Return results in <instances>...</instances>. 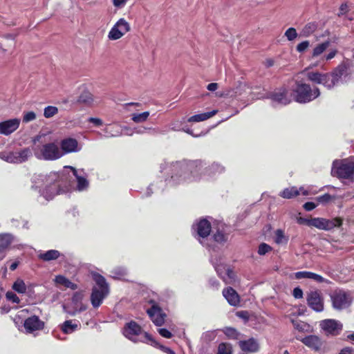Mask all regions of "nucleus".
Segmentation results:
<instances>
[{
	"label": "nucleus",
	"instance_id": "nucleus-1",
	"mask_svg": "<svg viewBox=\"0 0 354 354\" xmlns=\"http://www.w3.org/2000/svg\"><path fill=\"white\" fill-rule=\"evenodd\" d=\"M59 178V175L56 172H50L48 175L34 174L32 177V187L38 189L44 198L50 200L60 192Z\"/></svg>",
	"mask_w": 354,
	"mask_h": 354
},
{
	"label": "nucleus",
	"instance_id": "nucleus-2",
	"mask_svg": "<svg viewBox=\"0 0 354 354\" xmlns=\"http://www.w3.org/2000/svg\"><path fill=\"white\" fill-rule=\"evenodd\" d=\"M172 167L174 174L171 179L176 183H189L198 178V169L195 162H177Z\"/></svg>",
	"mask_w": 354,
	"mask_h": 354
},
{
	"label": "nucleus",
	"instance_id": "nucleus-3",
	"mask_svg": "<svg viewBox=\"0 0 354 354\" xmlns=\"http://www.w3.org/2000/svg\"><path fill=\"white\" fill-rule=\"evenodd\" d=\"M40 138L41 136H38L33 140L32 150L36 158L43 160H56L63 156L62 151L55 142L36 144V142L39 141Z\"/></svg>",
	"mask_w": 354,
	"mask_h": 354
},
{
	"label": "nucleus",
	"instance_id": "nucleus-4",
	"mask_svg": "<svg viewBox=\"0 0 354 354\" xmlns=\"http://www.w3.org/2000/svg\"><path fill=\"white\" fill-rule=\"evenodd\" d=\"M124 336L133 342H145L153 344L155 341L135 322L127 323L123 330Z\"/></svg>",
	"mask_w": 354,
	"mask_h": 354
},
{
	"label": "nucleus",
	"instance_id": "nucleus-5",
	"mask_svg": "<svg viewBox=\"0 0 354 354\" xmlns=\"http://www.w3.org/2000/svg\"><path fill=\"white\" fill-rule=\"evenodd\" d=\"M292 95L296 102L306 103L319 96L320 91L317 87L312 88L309 84L298 82L293 89Z\"/></svg>",
	"mask_w": 354,
	"mask_h": 354
},
{
	"label": "nucleus",
	"instance_id": "nucleus-6",
	"mask_svg": "<svg viewBox=\"0 0 354 354\" xmlns=\"http://www.w3.org/2000/svg\"><path fill=\"white\" fill-rule=\"evenodd\" d=\"M94 280L97 286L93 288L91 301L94 308H97L101 305L104 299L108 295L109 291L106 280L102 276L95 274L94 276Z\"/></svg>",
	"mask_w": 354,
	"mask_h": 354
},
{
	"label": "nucleus",
	"instance_id": "nucleus-7",
	"mask_svg": "<svg viewBox=\"0 0 354 354\" xmlns=\"http://www.w3.org/2000/svg\"><path fill=\"white\" fill-rule=\"evenodd\" d=\"M331 174L339 178L349 179L354 174V162L349 158L336 160L333 163Z\"/></svg>",
	"mask_w": 354,
	"mask_h": 354
},
{
	"label": "nucleus",
	"instance_id": "nucleus-8",
	"mask_svg": "<svg viewBox=\"0 0 354 354\" xmlns=\"http://www.w3.org/2000/svg\"><path fill=\"white\" fill-rule=\"evenodd\" d=\"M131 29V25L126 19L119 18L109 31L108 39L111 41L118 40L130 32Z\"/></svg>",
	"mask_w": 354,
	"mask_h": 354
},
{
	"label": "nucleus",
	"instance_id": "nucleus-9",
	"mask_svg": "<svg viewBox=\"0 0 354 354\" xmlns=\"http://www.w3.org/2000/svg\"><path fill=\"white\" fill-rule=\"evenodd\" d=\"M309 226L315 227L319 230H330L336 227H339L342 224V219L335 218L333 219H326L324 218H313L308 221Z\"/></svg>",
	"mask_w": 354,
	"mask_h": 354
},
{
	"label": "nucleus",
	"instance_id": "nucleus-10",
	"mask_svg": "<svg viewBox=\"0 0 354 354\" xmlns=\"http://www.w3.org/2000/svg\"><path fill=\"white\" fill-rule=\"evenodd\" d=\"M333 306L335 309L341 310L348 308L352 303V298L343 290L335 291L331 295Z\"/></svg>",
	"mask_w": 354,
	"mask_h": 354
},
{
	"label": "nucleus",
	"instance_id": "nucleus-11",
	"mask_svg": "<svg viewBox=\"0 0 354 354\" xmlns=\"http://www.w3.org/2000/svg\"><path fill=\"white\" fill-rule=\"evenodd\" d=\"M320 327L327 335H337L342 329V324L335 319H325L320 322Z\"/></svg>",
	"mask_w": 354,
	"mask_h": 354
},
{
	"label": "nucleus",
	"instance_id": "nucleus-12",
	"mask_svg": "<svg viewBox=\"0 0 354 354\" xmlns=\"http://www.w3.org/2000/svg\"><path fill=\"white\" fill-rule=\"evenodd\" d=\"M307 302L308 306L317 312H322L324 310L323 298L318 291L310 292L307 295Z\"/></svg>",
	"mask_w": 354,
	"mask_h": 354
},
{
	"label": "nucleus",
	"instance_id": "nucleus-13",
	"mask_svg": "<svg viewBox=\"0 0 354 354\" xmlns=\"http://www.w3.org/2000/svg\"><path fill=\"white\" fill-rule=\"evenodd\" d=\"M59 148L61 151H62L63 156L66 153H75L81 150V147L79 145L77 140L72 138L63 139L60 142Z\"/></svg>",
	"mask_w": 354,
	"mask_h": 354
},
{
	"label": "nucleus",
	"instance_id": "nucleus-14",
	"mask_svg": "<svg viewBox=\"0 0 354 354\" xmlns=\"http://www.w3.org/2000/svg\"><path fill=\"white\" fill-rule=\"evenodd\" d=\"M33 150L29 148L24 149L19 152H12L7 157L8 162L21 163L28 160L32 155Z\"/></svg>",
	"mask_w": 354,
	"mask_h": 354
},
{
	"label": "nucleus",
	"instance_id": "nucleus-15",
	"mask_svg": "<svg viewBox=\"0 0 354 354\" xmlns=\"http://www.w3.org/2000/svg\"><path fill=\"white\" fill-rule=\"evenodd\" d=\"M24 328L26 333H32L37 330H42L44 327V322L37 316H31L24 321Z\"/></svg>",
	"mask_w": 354,
	"mask_h": 354
},
{
	"label": "nucleus",
	"instance_id": "nucleus-16",
	"mask_svg": "<svg viewBox=\"0 0 354 354\" xmlns=\"http://www.w3.org/2000/svg\"><path fill=\"white\" fill-rule=\"evenodd\" d=\"M20 119L13 118L0 122V133L8 136L15 131L19 127Z\"/></svg>",
	"mask_w": 354,
	"mask_h": 354
},
{
	"label": "nucleus",
	"instance_id": "nucleus-17",
	"mask_svg": "<svg viewBox=\"0 0 354 354\" xmlns=\"http://www.w3.org/2000/svg\"><path fill=\"white\" fill-rule=\"evenodd\" d=\"M297 339L301 342L304 345H306L309 348L315 351H319L323 344L321 338L314 335H308L302 338L297 337Z\"/></svg>",
	"mask_w": 354,
	"mask_h": 354
},
{
	"label": "nucleus",
	"instance_id": "nucleus-18",
	"mask_svg": "<svg viewBox=\"0 0 354 354\" xmlns=\"http://www.w3.org/2000/svg\"><path fill=\"white\" fill-rule=\"evenodd\" d=\"M300 193L304 196H307L310 194V192L304 187H301L299 189L296 187H292L284 189L280 192L279 196L283 198L289 199L299 195Z\"/></svg>",
	"mask_w": 354,
	"mask_h": 354
},
{
	"label": "nucleus",
	"instance_id": "nucleus-19",
	"mask_svg": "<svg viewBox=\"0 0 354 354\" xmlns=\"http://www.w3.org/2000/svg\"><path fill=\"white\" fill-rule=\"evenodd\" d=\"M197 234L202 238L207 237L211 232L210 223L206 219H201L194 227Z\"/></svg>",
	"mask_w": 354,
	"mask_h": 354
},
{
	"label": "nucleus",
	"instance_id": "nucleus-20",
	"mask_svg": "<svg viewBox=\"0 0 354 354\" xmlns=\"http://www.w3.org/2000/svg\"><path fill=\"white\" fill-rule=\"evenodd\" d=\"M147 313L156 325L161 326L164 324L165 315L162 313L160 308L153 306L147 310Z\"/></svg>",
	"mask_w": 354,
	"mask_h": 354
},
{
	"label": "nucleus",
	"instance_id": "nucleus-21",
	"mask_svg": "<svg viewBox=\"0 0 354 354\" xmlns=\"http://www.w3.org/2000/svg\"><path fill=\"white\" fill-rule=\"evenodd\" d=\"M326 74V78L325 79V87L330 89L339 82L342 75V72L341 70L336 69L330 73Z\"/></svg>",
	"mask_w": 354,
	"mask_h": 354
},
{
	"label": "nucleus",
	"instance_id": "nucleus-22",
	"mask_svg": "<svg viewBox=\"0 0 354 354\" xmlns=\"http://www.w3.org/2000/svg\"><path fill=\"white\" fill-rule=\"evenodd\" d=\"M270 98L274 102L284 105L288 104L291 101L290 98L288 96V91L286 88H280L275 91L273 94H272Z\"/></svg>",
	"mask_w": 354,
	"mask_h": 354
},
{
	"label": "nucleus",
	"instance_id": "nucleus-23",
	"mask_svg": "<svg viewBox=\"0 0 354 354\" xmlns=\"http://www.w3.org/2000/svg\"><path fill=\"white\" fill-rule=\"evenodd\" d=\"M296 279H310L317 283H328V280L314 272L301 271L295 273Z\"/></svg>",
	"mask_w": 354,
	"mask_h": 354
},
{
	"label": "nucleus",
	"instance_id": "nucleus-24",
	"mask_svg": "<svg viewBox=\"0 0 354 354\" xmlns=\"http://www.w3.org/2000/svg\"><path fill=\"white\" fill-rule=\"evenodd\" d=\"M223 295L231 306H237L240 298L237 292L232 288H227L223 290Z\"/></svg>",
	"mask_w": 354,
	"mask_h": 354
},
{
	"label": "nucleus",
	"instance_id": "nucleus-25",
	"mask_svg": "<svg viewBox=\"0 0 354 354\" xmlns=\"http://www.w3.org/2000/svg\"><path fill=\"white\" fill-rule=\"evenodd\" d=\"M239 345L241 350L245 352L254 353L259 350L257 342L252 338L245 341H240Z\"/></svg>",
	"mask_w": 354,
	"mask_h": 354
},
{
	"label": "nucleus",
	"instance_id": "nucleus-26",
	"mask_svg": "<svg viewBox=\"0 0 354 354\" xmlns=\"http://www.w3.org/2000/svg\"><path fill=\"white\" fill-rule=\"evenodd\" d=\"M79 322L76 320H66L59 325L60 330L65 334L73 333L79 328Z\"/></svg>",
	"mask_w": 354,
	"mask_h": 354
},
{
	"label": "nucleus",
	"instance_id": "nucleus-27",
	"mask_svg": "<svg viewBox=\"0 0 354 354\" xmlns=\"http://www.w3.org/2000/svg\"><path fill=\"white\" fill-rule=\"evenodd\" d=\"M54 281L57 286L61 288H70L71 290H76L77 286L71 282L68 279L62 275H57L55 277Z\"/></svg>",
	"mask_w": 354,
	"mask_h": 354
},
{
	"label": "nucleus",
	"instance_id": "nucleus-28",
	"mask_svg": "<svg viewBox=\"0 0 354 354\" xmlns=\"http://www.w3.org/2000/svg\"><path fill=\"white\" fill-rule=\"evenodd\" d=\"M215 269L217 273L223 279V280L228 282L229 280H232L234 278V274L228 268L225 266H220L215 265ZM230 281H229L230 283Z\"/></svg>",
	"mask_w": 354,
	"mask_h": 354
},
{
	"label": "nucleus",
	"instance_id": "nucleus-29",
	"mask_svg": "<svg viewBox=\"0 0 354 354\" xmlns=\"http://www.w3.org/2000/svg\"><path fill=\"white\" fill-rule=\"evenodd\" d=\"M306 76L310 81L316 84H322L325 86V79L326 78V73L308 72L307 73Z\"/></svg>",
	"mask_w": 354,
	"mask_h": 354
},
{
	"label": "nucleus",
	"instance_id": "nucleus-30",
	"mask_svg": "<svg viewBox=\"0 0 354 354\" xmlns=\"http://www.w3.org/2000/svg\"><path fill=\"white\" fill-rule=\"evenodd\" d=\"M217 112H218L217 110H214V111H210V112L196 114V115H194L190 117L188 119V122H199L205 121V120L212 118L214 115H216Z\"/></svg>",
	"mask_w": 354,
	"mask_h": 354
},
{
	"label": "nucleus",
	"instance_id": "nucleus-31",
	"mask_svg": "<svg viewBox=\"0 0 354 354\" xmlns=\"http://www.w3.org/2000/svg\"><path fill=\"white\" fill-rule=\"evenodd\" d=\"M78 102L87 106H93L95 102L94 96L88 91L82 93L78 98Z\"/></svg>",
	"mask_w": 354,
	"mask_h": 354
},
{
	"label": "nucleus",
	"instance_id": "nucleus-32",
	"mask_svg": "<svg viewBox=\"0 0 354 354\" xmlns=\"http://www.w3.org/2000/svg\"><path fill=\"white\" fill-rule=\"evenodd\" d=\"M14 238L10 234H0V253L3 252L13 241Z\"/></svg>",
	"mask_w": 354,
	"mask_h": 354
},
{
	"label": "nucleus",
	"instance_id": "nucleus-33",
	"mask_svg": "<svg viewBox=\"0 0 354 354\" xmlns=\"http://www.w3.org/2000/svg\"><path fill=\"white\" fill-rule=\"evenodd\" d=\"M60 255V253L58 250H50L46 252L41 253L39 255V257L46 261H51L57 259Z\"/></svg>",
	"mask_w": 354,
	"mask_h": 354
},
{
	"label": "nucleus",
	"instance_id": "nucleus-34",
	"mask_svg": "<svg viewBox=\"0 0 354 354\" xmlns=\"http://www.w3.org/2000/svg\"><path fill=\"white\" fill-rule=\"evenodd\" d=\"M317 28V23L308 22L303 27L300 33L304 37H309L316 30Z\"/></svg>",
	"mask_w": 354,
	"mask_h": 354
},
{
	"label": "nucleus",
	"instance_id": "nucleus-35",
	"mask_svg": "<svg viewBox=\"0 0 354 354\" xmlns=\"http://www.w3.org/2000/svg\"><path fill=\"white\" fill-rule=\"evenodd\" d=\"M70 169H71L73 171L74 175L77 178V189L79 191L84 190L86 188H87L88 185V182L86 180V178L81 177L77 174V170L75 168L73 167H68Z\"/></svg>",
	"mask_w": 354,
	"mask_h": 354
},
{
	"label": "nucleus",
	"instance_id": "nucleus-36",
	"mask_svg": "<svg viewBox=\"0 0 354 354\" xmlns=\"http://www.w3.org/2000/svg\"><path fill=\"white\" fill-rule=\"evenodd\" d=\"M329 45L330 41H328L317 44L313 50L312 57H318L322 54L328 48Z\"/></svg>",
	"mask_w": 354,
	"mask_h": 354
},
{
	"label": "nucleus",
	"instance_id": "nucleus-37",
	"mask_svg": "<svg viewBox=\"0 0 354 354\" xmlns=\"http://www.w3.org/2000/svg\"><path fill=\"white\" fill-rule=\"evenodd\" d=\"M12 289L19 294H24L26 292L27 287L25 282L21 279H17L12 286Z\"/></svg>",
	"mask_w": 354,
	"mask_h": 354
},
{
	"label": "nucleus",
	"instance_id": "nucleus-38",
	"mask_svg": "<svg viewBox=\"0 0 354 354\" xmlns=\"http://www.w3.org/2000/svg\"><path fill=\"white\" fill-rule=\"evenodd\" d=\"M149 116V111H145L141 113H133L131 115V120L136 123H141L145 122Z\"/></svg>",
	"mask_w": 354,
	"mask_h": 354
},
{
	"label": "nucleus",
	"instance_id": "nucleus-39",
	"mask_svg": "<svg viewBox=\"0 0 354 354\" xmlns=\"http://www.w3.org/2000/svg\"><path fill=\"white\" fill-rule=\"evenodd\" d=\"M217 354H232V346L228 343H221L218 345Z\"/></svg>",
	"mask_w": 354,
	"mask_h": 354
},
{
	"label": "nucleus",
	"instance_id": "nucleus-40",
	"mask_svg": "<svg viewBox=\"0 0 354 354\" xmlns=\"http://www.w3.org/2000/svg\"><path fill=\"white\" fill-rule=\"evenodd\" d=\"M87 306L86 305L82 304V302L79 303L78 305H74L73 309L71 310H66V312L70 314L72 316L75 315L77 313H80L86 310Z\"/></svg>",
	"mask_w": 354,
	"mask_h": 354
},
{
	"label": "nucleus",
	"instance_id": "nucleus-41",
	"mask_svg": "<svg viewBox=\"0 0 354 354\" xmlns=\"http://www.w3.org/2000/svg\"><path fill=\"white\" fill-rule=\"evenodd\" d=\"M225 335L230 339H237L239 337V333L237 330L231 327H226L223 330Z\"/></svg>",
	"mask_w": 354,
	"mask_h": 354
},
{
	"label": "nucleus",
	"instance_id": "nucleus-42",
	"mask_svg": "<svg viewBox=\"0 0 354 354\" xmlns=\"http://www.w3.org/2000/svg\"><path fill=\"white\" fill-rule=\"evenodd\" d=\"M58 113V109L56 106H48L44 109V115L46 118H50Z\"/></svg>",
	"mask_w": 354,
	"mask_h": 354
},
{
	"label": "nucleus",
	"instance_id": "nucleus-43",
	"mask_svg": "<svg viewBox=\"0 0 354 354\" xmlns=\"http://www.w3.org/2000/svg\"><path fill=\"white\" fill-rule=\"evenodd\" d=\"M292 323L293 324L294 328L297 330L301 332L307 331V328H308V326L305 322L292 320Z\"/></svg>",
	"mask_w": 354,
	"mask_h": 354
},
{
	"label": "nucleus",
	"instance_id": "nucleus-44",
	"mask_svg": "<svg viewBox=\"0 0 354 354\" xmlns=\"http://www.w3.org/2000/svg\"><path fill=\"white\" fill-rule=\"evenodd\" d=\"M297 32L295 28H289L285 32V36L287 37L288 41H292L297 37Z\"/></svg>",
	"mask_w": 354,
	"mask_h": 354
},
{
	"label": "nucleus",
	"instance_id": "nucleus-45",
	"mask_svg": "<svg viewBox=\"0 0 354 354\" xmlns=\"http://www.w3.org/2000/svg\"><path fill=\"white\" fill-rule=\"evenodd\" d=\"M275 242L278 244L287 242V239L284 236L283 231L277 230L275 232Z\"/></svg>",
	"mask_w": 354,
	"mask_h": 354
},
{
	"label": "nucleus",
	"instance_id": "nucleus-46",
	"mask_svg": "<svg viewBox=\"0 0 354 354\" xmlns=\"http://www.w3.org/2000/svg\"><path fill=\"white\" fill-rule=\"evenodd\" d=\"M209 174L214 176L217 173L221 174L224 171V168L218 164L212 165L209 169Z\"/></svg>",
	"mask_w": 354,
	"mask_h": 354
},
{
	"label": "nucleus",
	"instance_id": "nucleus-47",
	"mask_svg": "<svg viewBox=\"0 0 354 354\" xmlns=\"http://www.w3.org/2000/svg\"><path fill=\"white\" fill-rule=\"evenodd\" d=\"M6 297L8 301H12V303L19 304L20 302V299L17 295L11 291L6 292Z\"/></svg>",
	"mask_w": 354,
	"mask_h": 354
},
{
	"label": "nucleus",
	"instance_id": "nucleus-48",
	"mask_svg": "<svg viewBox=\"0 0 354 354\" xmlns=\"http://www.w3.org/2000/svg\"><path fill=\"white\" fill-rule=\"evenodd\" d=\"M84 297V294L82 292H76L72 297V303L74 305H78Z\"/></svg>",
	"mask_w": 354,
	"mask_h": 354
},
{
	"label": "nucleus",
	"instance_id": "nucleus-49",
	"mask_svg": "<svg viewBox=\"0 0 354 354\" xmlns=\"http://www.w3.org/2000/svg\"><path fill=\"white\" fill-rule=\"evenodd\" d=\"M271 250V247L266 243H261L259 246L258 253L260 255H264L267 252Z\"/></svg>",
	"mask_w": 354,
	"mask_h": 354
},
{
	"label": "nucleus",
	"instance_id": "nucleus-50",
	"mask_svg": "<svg viewBox=\"0 0 354 354\" xmlns=\"http://www.w3.org/2000/svg\"><path fill=\"white\" fill-rule=\"evenodd\" d=\"M310 46V43L308 41H304L299 43L297 46V50L299 53H302L305 51Z\"/></svg>",
	"mask_w": 354,
	"mask_h": 354
},
{
	"label": "nucleus",
	"instance_id": "nucleus-51",
	"mask_svg": "<svg viewBox=\"0 0 354 354\" xmlns=\"http://www.w3.org/2000/svg\"><path fill=\"white\" fill-rule=\"evenodd\" d=\"M36 118V114L33 111H30L24 114L23 121L28 122L34 120Z\"/></svg>",
	"mask_w": 354,
	"mask_h": 354
},
{
	"label": "nucleus",
	"instance_id": "nucleus-52",
	"mask_svg": "<svg viewBox=\"0 0 354 354\" xmlns=\"http://www.w3.org/2000/svg\"><path fill=\"white\" fill-rule=\"evenodd\" d=\"M128 0H112L113 6L117 9H121L123 8Z\"/></svg>",
	"mask_w": 354,
	"mask_h": 354
},
{
	"label": "nucleus",
	"instance_id": "nucleus-53",
	"mask_svg": "<svg viewBox=\"0 0 354 354\" xmlns=\"http://www.w3.org/2000/svg\"><path fill=\"white\" fill-rule=\"evenodd\" d=\"M108 136H116L119 134V131L114 129V127H107L104 129Z\"/></svg>",
	"mask_w": 354,
	"mask_h": 354
},
{
	"label": "nucleus",
	"instance_id": "nucleus-54",
	"mask_svg": "<svg viewBox=\"0 0 354 354\" xmlns=\"http://www.w3.org/2000/svg\"><path fill=\"white\" fill-rule=\"evenodd\" d=\"M332 199V196L330 194H326L323 196L316 198V200L321 203H326L329 202Z\"/></svg>",
	"mask_w": 354,
	"mask_h": 354
},
{
	"label": "nucleus",
	"instance_id": "nucleus-55",
	"mask_svg": "<svg viewBox=\"0 0 354 354\" xmlns=\"http://www.w3.org/2000/svg\"><path fill=\"white\" fill-rule=\"evenodd\" d=\"M214 240L218 243H223L226 241V236L223 233L218 232L214 235Z\"/></svg>",
	"mask_w": 354,
	"mask_h": 354
},
{
	"label": "nucleus",
	"instance_id": "nucleus-56",
	"mask_svg": "<svg viewBox=\"0 0 354 354\" xmlns=\"http://www.w3.org/2000/svg\"><path fill=\"white\" fill-rule=\"evenodd\" d=\"M158 333L160 335L165 338H171L172 337V334L166 328H159Z\"/></svg>",
	"mask_w": 354,
	"mask_h": 354
},
{
	"label": "nucleus",
	"instance_id": "nucleus-57",
	"mask_svg": "<svg viewBox=\"0 0 354 354\" xmlns=\"http://www.w3.org/2000/svg\"><path fill=\"white\" fill-rule=\"evenodd\" d=\"M292 294H293V296L295 297V298H296V299H299L303 297V291L299 288H294Z\"/></svg>",
	"mask_w": 354,
	"mask_h": 354
},
{
	"label": "nucleus",
	"instance_id": "nucleus-58",
	"mask_svg": "<svg viewBox=\"0 0 354 354\" xmlns=\"http://www.w3.org/2000/svg\"><path fill=\"white\" fill-rule=\"evenodd\" d=\"M236 315L237 317L242 318L245 320H248L249 318V313L248 311L245 310L239 311L236 313Z\"/></svg>",
	"mask_w": 354,
	"mask_h": 354
},
{
	"label": "nucleus",
	"instance_id": "nucleus-59",
	"mask_svg": "<svg viewBox=\"0 0 354 354\" xmlns=\"http://www.w3.org/2000/svg\"><path fill=\"white\" fill-rule=\"evenodd\" d=\"M316 207L317 205L313 202H307L304 205V208L306 211H311L314 209Z\"/></svg>",
	"mask_w": 354,
	"mask_h": 354
},
{
	"label": "nucleus",
	"instance_id": "nucleus-60",
	"mask_svg": "<svg viewBox=\"0 0 354 354\" xmlns=\"http://www.w3.org/2000/svg\"><path fill=\"white\" fill-rule=\"evenodd\" d=\"M88 121L96 126H101L103 124L102 120L98 118H90Z\"/></svg>",
	"mask_w": 354,
	"mask_h": 354
},
{
	"label": "nucleus",
	"instance_id": "nucleus-61",
	"mask_svg": "<svg viewBox=\"0 0 354 354\" xmlns=\"http://www.w3.org/2000/svg\"><path fill=\"white\" fill-rule=\"evenodd\" d=\"M237 93V91H228L226 93L221 95V96H228L230 97L236 98L238 97V95H241L240 93L238 94Z\"/></svg>",
	"mask_w": 354,
	"mask_h": 354
},
{
	"label": "nucleus",
	"instance_id": "nucleus-62",
	"mask_svg": "<svg viewBox=\"0 0 354 354\" xmlns=\"http://www.w3.org/2000/svg\"><path fill=\"white\" fill-rule=\"evenodd\" d=\"M348 8L347 4H346V3L342 4L339 8V15H344L345 13H346L348 12Z\"/></svg>",
	"mask_w": 354,
	"mask_h": 354
},
{
	"label": "nucleus",
	"instance_id": "nucleus-63",
	"mask_svg": "<svg viewBox=\"0 0 354 354\" xmlns=\"http://www.w3.org/2000/svg\"><path fill=\"white\" fill-rule=\"evenodd\" d=\"M336 54H337V50H333L328 54H327L324 57V58L326 60H330V59H333L335 56Z\"/></svg>",
	"mask_w": 354,
	"mask_h": 354
},
{
	"label": "nucleus",
	"instance_id": "nucleus-64",
	"mask_svg": "<svg viewBox=\"0 0 354 354\" xmlns=\"http://www.w3.org/2000/svg\"><path fill=\"white\" fill-rule=\"evenodd\" d=\"M339 354H354V350L351 348L346 347L342 349Z\"/></svg>",
	"mask_w": 354,
	"mask_h": 354
}]
</instances>
